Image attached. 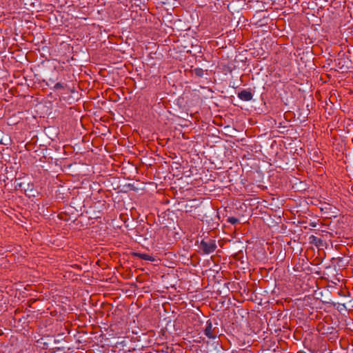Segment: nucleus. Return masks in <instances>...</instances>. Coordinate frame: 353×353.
Listing matches in <instances>:
<instances>
[{
  "mask_svg": "<svg viewBox=\"0 0 353 353\" xmlns=\"http://www.w3.org/2000/svg\"><path fill=\"white\" fill-rule=\"evenodd\" d=\"M64 88L63 85L60 82L57 83L54 87V88L55 90H58V89H61V88Z\"/></svg>",
  "mask_w": 353,
  "mask_h": 353,
  "instance_id": "nucleus-7",
  "label": "nucleus"
},
{
  "mask_svg": "<svg viewBox=\"0 0 353 353\" xmlns=\"http://www.w3.org/2000/svg\"><path fill=\"white\" fill-rule=\"evenodd\" d=\"M204 334L210 339H215L219 334V329L213 326L211 320L206 322L205 327L203 329Z\"/></svg>",
  "mask_w": 353,
  "mask_h": 353,
  "instance_id": "nucleus-1",
  "label": "nucleus"
},
{
  "mask_svg": "<svg viewBox=\"0 0 353 353\" xmlns=\"http://www.w3.org/2000/svg\"><path fill=\"white\" fill-rule=\"evenodd\" d=\"M200 248L203 254H209L216 250V245L214 240H202L200 244Z\"/></svg>",
  "mask_w": 353,
  "mask_h": 353,
  "instance_id": "nucleus-2",
  "label": "nucleus"
},
{
  "mask_svg": "<svg viewBox=\"0 0 353 353\" xmlns=\"http://www.w3.org/2000/svg\"><path fill=\"white\" fill-rule=\"evenodd\" d=\"M238 97L244 101H251L253 98L252 93L248 90H243L238 93Z\"/></svg>",
  "mask_w": 353,
  "mask_h": 353,
  "instance_id": "nucleus-3",
  "label": "nucleus"
},
{
  "mask_svg": "<svg viewBox=\"0 0 353 353\" xmlns=\"http://www.w3.org/2000/svg\"><path fill=\"white\" fill-rule=\"evenodd\" d=\"M194 74L199 77H202L204 74V70L202 68H196L193 70Z\"/></svg>",
  "mask_w": 353,
  "mask_h": 353,
  "instance_id": "nucleus-5",
  "label": "nucleus"
},
{
  "mask_svg": "<svg viewBox=\"0 0 353 353\" xmlns=\"http://www.w3.org/2000/svg\"><path fill=\"white\" fill-rule=\"evenodd\" d=\"M21 187H22V183H17L15 186V188L18 189V188H21Z\"/></svg>",
  "mask_w": 353,
  "mask_h": 353,
  "instance_id": "nucleus-8",
  "label": "nucleus"
},
{
  "mask_svg": "<svg viewBox=\"0 0 353 353\" xmlns=\"http://www.w3.org/2000/svg\"><path fill=\"white\" fill-rule=\"evenodd\" d=\"M134 255L137 256V257H139L141 259H143V260H146V261H154V258L152 256H150V255L147 254L134 253Z\"/></svg>",
  "mask_w": 353,
  "mask_h": 353,
  "instance_id": "nucleus-4",
  "label": "nucleus"
},
{
  "mask_svg": "<svg viewBox=\"0 0 353 353\" xmlns=\"http://www.w3.org/2000/svg\"><path fill=\"white\" fill-rule=\"evenodd\" d=\"M227 221L232 225H234L239 222V220L234 216L228 217Z\"/></svg>",
  "mask_w": 353,
  "mask_h": 353,
  "instance_id": "nucleus-6",
  "label": "nucleus"
}]
</instances>
